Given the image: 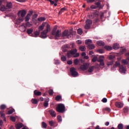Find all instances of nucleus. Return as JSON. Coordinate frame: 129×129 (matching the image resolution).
Instances as JSON below:
<instances>
[{
    "label": "nucleus",
    "instance_id": "a18cd8bd",
    "mask_svg": "<svg viewBox=\"0 0 129 129\" xmlns=\"http://www.w3.org/2000/svg\"><path fill=\"white\" fill-rule=\"evenodd\" d=\"M114 61L113 60L109 61L107 63L108 66H112L113 64Z\"/></svg>",
    "mask_w": 129,
    "mask_h": 129
},
{
    "label": "nucleus",
    "instance_id": "c85d7f7f",
    "mask_svg": "<svg viewBox=\"0 0 129 129\" xmlns=\"http://www.w3.org/2000/svg\"><path fill=\"white\" fill-rule=\"evenodd\" d=\"M113 47L114 49L117 50L119 48V45L118 44L115 43L114 44Z\"/></svg>",
    "mask_w": 129,
    "mask_h": 129
},
{
    "label": "nucleus",
    "instance_id": "09e8293b",
    "mask_svg": "<svg viewBox=\"0 0 129 129\" xmlns=\"http://www.w3.org/2000/svg\"><path fill=\"white\" fill-rule=\"evenodd\" d=\"M94 67L93 66H92L89 69H88V72H92L94 70Z\"/></svg>",
    "mask_w": 129,
    "mask_h": 129
},
{
    "label": "nucleus",
    "instance_id": "4be33fe9",
    "mask_svg": "<svg viewBox=\"0 0 129 129\" xmlns=\"http://www.w3.org/2000/svg\"><path fill=\"white\" fill-rule=\"evenodd\" d=\"M40 32L39 31H36L35 32H34L33 35H32V36L34 37H37L40 35Z\"/></svg>",
    "mask_w": 129,
    "mask_h": 129
},
{
    "label": "nucleus",
    "instance_id": "338daca9",
    "mask_svg": "<svg viewBox=\"0 0 129 129\" xmlns=\"http://www.w3.org/2000/svg\"><path fill=\"white\" fill-rule=\"evenodd\" d=\"M126 49H122L121 50V52L122 53H124L125 52H126Z\"/></svg>",
    "mask_w": 129,
    "mask_h": 129
},
{
    "label": "nucleus",
    "instance_id": "473e14b6",
    "mask_svg": "<svg viewBox=\"0 0 129 129\" xmlns=\"http://www.w3.org/2000/svg\"><path fill=\"white\" fill-rule=\"evenodd\" d=\"M69 48V46H68V45H64V46H63L62 48L63 49V50L64 52H66V51L67 50V49H68Z\"/></svg>",
    "mask_w": 129,
    "mask_h": 129
},
{
    "label": "nucleus",
    "instance_id": "72a5a7b5",
    "mask_svg": "<svg viewBox=\"0 0 129 129\" xmlns=\"http://www.w3.org/2000/svg\"><path fill=\"white\" fill-rule=\"evenodd\" d=\"M57 119L59 122H62V116L61 115H58L57 116Z\"/></svg>",
    "mask_w": 129,
    "mask_h": 129
},
{
    "label": "nucleus",
    "instance_id": "bb28decb",
    "mask_svg": "<svg viewBox=\"0 0 129 129\" xmlns=\"http://www.w3.org/2000/svg\"><path fill=\"white\" fill-rule=\"evenodd\" d=\"M62 99V97L60 95H57L55 98V100L56 101H59L61 99Z\"/></svg>",
    "mask_w": 129,
    "mask_h": 129
},
{
    "label": "nucleus",
    "instance_id": "13d9d810",
    "mask_svg": "<svg viewBox=\"0 0 129 129\" xmlns=\"http://www.w3.org/2000/svg\"><path fill=\"white\" fill-rule=\"evenodd\" d=\"M54 64H60V60H54Z\"/></svg>",
    "mask_w": 129,
    "mask_h": 129
},
{
    "label": "nucleus",
    "instance_id": "de8ad7c7",
    "mask_svg": "<svg viewBox=\"0 0 129 129\" xmlns=\"http://www.w3.org/2000/svg\"><path fill=\"white\" fill-rule=\"evenodd\" d=\"M66 10V8H62L60 9V11H59V13H60L64 12Z\"/></svg>",
    "mask_w": 129,
    "mask_h": 129
},
{
    "label": "nucleus",
    "instance_id": "9b49d317",
    "mask_svg": "<svg viewBox=\"0 0 129 129\" xmlns=\"http://www.w3.org/2000/svg\"><path fill=\"white\" fill-rule=\"evenodd\" d=\"M73 36L72 33L69 32L68 30H65L62 33V36H67L69 38L72 37Z\"/></svg>",
    "mask_w": 129,
    "mask_h": 129
},
{
    "label": "nucleus",
    "instance_id": "4c0bfd02",
    "mask_svg": "<svg viewBox=\"0 0 129 129\" xmlns=\"http://www.w3.org/2000/svg\"><path fill=\"white\" fill-rule=\"evenodd\" d=\"M7 107V106L5 104H2L0 106V109L1 110H5Z\"/></svg>",
    "mask_w": 129,
    "mask_h": 129
},
{
    "label": "nucleus",
    "instance_id": "774afa93",
    "mask_svg": "<svg viewBox=\"0 0 129 129\" xmlns=\"http://www.w3.org/2000/svg\"><path fill=\"white\" fill-rule=\"evenodd\" d=\"M77 43L78 44H81L82 43V41L81 40H78L77 41Z\"/></svg>",
    "mask_w": 129,
    "mask_h": 129
},
{
    "label": "nucleus",
    "instance_id": "a211bd4d",
    "mask_svg": "<svg viewBox=\"0 0 129 129\" xmlns=\"http://www.w3.org/2000/svg\"><path fill=\"white\" fill-rule=\"evenodd\" d=\"M0 114L1 117L4 118V121L6 122L7 121V119L5 117V114L4 113V110H1L0 111Z\"/></svg>",
    "mask_w": 129,
    "mask_h": 129
},
{
    "label": "nucleus",
    "instance_id": "79ce46f5",
    "mask_svg": "<svg viewBox=\"0 0 129 129\" xmlns=\"http://www.w3.org/2000/svg\"><path fill=\"white\" fill-rule=\"evenodd\" d=\"M95 5H96L97 8H98L100 9L101 8V6L100 2L96 3Z\"/></svg>",
    "mask_w": 129,
    "mask_h": 129
},
{
    "label": "nucleus",
    "instance_id": "b1692460",
    "mask_svg": "<svg viewBox=\"0 0 129 129\" xmlns=\"http://www.w3.org/2000/svg\"><path fill=\"white\" fill-rule=\"evenodd\" d=\"M129 111V108L128 106H125L124 107V108H123V112L124 113H126Z\"/></svg>",
    "mask_w": 129,
    "mask_h": 129
},
{
    "label": "nucleus",
    "instance_id": "864d4df0",
    "mask_svg": "<svg viewBox=\"0 0 129 129\" xmlns=\"http://www.w3.org/2000/svg\"><path fill=\"white\" fill-rule=\"evenodd\" d=\"M10 120H11V121H12L13 122H15L16 118L14 116H11V117H10Z\"/></svg>",
    "mask_w": 129,
    "mask_h": 129
},
{
    "label": "nucleus",
    "instance_id": "1a4fd4ad",
    "mask_svg": "<svg viewBox=\"0 0 129 129\" xmlns=\"http://www.w3.org/2000/svg\"><path fill=\"white\" fill-rule=\"evenodd\" d=\"M32 26V23L31 22H29V21H27L25 23V26L24 24H22L21 27L24 26V28H25V30L23 31V32H25L26 31V27H31Z\"/></svg>",
    "mask_w": 129,
    "mask_h": 129
},
{
    "label": "nucleus",
    "instance_id": "9d476101",
    "mask_svg": "<svg viewBox=\"0 0 129 129\" xmlns=\"http://www.w3.org/2000/svg\"><path fill=\"white\" fill-rule=\"evenodd\" d=\"M119 72L121 73L125 74L126 72V68L125 66L121 65L119 66Z\"/></svg>",
    "mask_w": 129,
    "mask_h": 129
},
{
    "label": "nucleus",
    "instance_id": "393cba45",
    "mask_svg": "<svg viewBox=\"0 0 129 129\" xmlns=\"http://www.w3.org/2000/svg\"><path fill=\"white\" fill-rule=\"evenodd\" d=\"M31 102L33 104H37L38 103V101L36 99H31Z\"/></svg>",
    "mask_w": 129,
    "mask_h": 129
},
{
    "label": "nucleus",
    "instance_id": "8fccbe9b",
    "mask_svg": "<svg viewBox=\"0 0 129 129\" xmlns=\"http://www.w3.org/2000/svg\"><path fill=\"white\" fill-rule=\"evenodd\" d=\"M61 60L63 61H66V60H67V59L66 58V56L63 55L62 56H61Z\"/></svg>",
    "mask_w": 129,
    "mask_h": 129
},
{
    "label": "nucleus",
    "instance_id": "f03ea898",
    "mask_svg": "<svg viewBox=\"0 0 129 129\" xmlns=\"http://www.w3.org/2000/svg\"><path fill=\"white\" fill-rule=\"evenodd\" d=\"M76 52H77V49H72L68 52L67 56L69 58H70L72 55H74V57H77L79 56L80 54L79 53H76Z\"/></svg>",
    "mask_w": 129,
    "mask_h": 129
},
{
    "label": "nucleus",
    "instance_id": "58836bf2",
    "mask_svg": "<svg viewBox=\"0 0 129 129\" xmlns=\"http://www.w3.org/2000/svg\"><path fill=\"white\" fill-rule=\"evenodd\" d=\"M117 127L118 129H123V124L122 123H120L118 125Z\"/></svg>",
    "mask_w": 129,
    "mask_h": 129
},
{
    "label": "nucleus",
    "instance_id": "dca6fc26",
    "mask_svg": "<svg viewBox=\"0 0 129 129\" xmlns=\"http://www.w3.org/2000/svg\"><path fill=\"white\" fill-rule=\"evenodd\" d=\"M104 57L102 56H101L99 57L98 61L100 62V65L101 66H103L104 65Z\"/></svg>",
    "mask_w": 129,
    "mask_h": 129
},
{
    "label": "nucleus",
    "instance_id": "052dcab7",
    "mask_svg": "<svg viewBox=\"0 0 129 129\" xmlns=\"http://www.w3.org/2000/svg\"><path fill=\"white\" fill-rule=\"evenodd\" d=\"M72 63H73V62L72 61V60H68L67 61L68 64L71 65V64H72Z\"/></svg>",
    "mask_w": 129,
    "mask_h": 129
},
{
    "label": "nucleus",
    "instance_id": "603ef678",
    "mask_svg": "<svg viewBox=\"0 0 129 129\" xmlns=\"http://www.w3.org/2000/svg\"><path fill=\"white\" fill-rule=\"evenodd\" d=\"M80 49L82 51H84L86 50L85 46H80Z\"/></svg>",
    "mask_w": 129,
    "mask_h": 129
},
{
    "label": "nucleus",
    "instance_id": "a878e982",
    "mask_svg": "<svg viewBox=\"0 0 129 129\" xmlns=\"http://www.w3.org/2000/svg\"><path fill=\"white\" fill-rule=\"evenodd\" d=\"M15 111V109L14 108H12L11 109H10L8 112H7V114L10 115L13 114Z\"/></svg>",
    "mask_w": 129,
    "mask_h": 129
},
{
    "label": "nucleus",
    "instance_id": "423d86ee",
    "mask_svg": "<svg viewBox=\"0 0 129 129\" xmlns=\"http://www.w3.org/2000/svg\"><path fill=\"white\" fill-rule=\"evenodd\" d=\"M70 71L72 73V75L73 77H77V76L78 75V73L76 71V69H75L74 68H71L70 69Z\"/></svg>",
    "mask_w": 129,
    "mask_h": 129
},
{
    "label": "nucleus",
    "instance_id": "4d7b16f0",
    "mask_svg": "<svg viewBox=\"0 0 129 129\" xmlns=\"http://www.w3.org/2000/svg\"><path fill=\"white\" fill-rule=\"evenodd\" d=\"M115 57V56L114 55H111L109 56V58L110 60H112L113 59H114Z\"/></svg>",
    "mask_w": 129,
    "mask_h": 129
},
{
    "label": "nucleus",
    "instance_id": "a19ab883",
    "mask_svg": "<svg viewBox=\"0 0 129 129\" xmlns=\"http://www.w3.org/2000/svg\"><path fill=\"white\" fill-rule=\"evenodd\" d=\"M121 65H120V63L119 62H118V61H116L115 62V65L113 66V68H115V67H120Z\"/></svg>",
    "mask_w": 129,
    "mask_h": 129
},
{
    "label": "nucleus",
    "instance_id": "2eb2a0df",
    "mask_svg": "<svg viewBox=\"0 0 129 129\" xmlns=\"http://www.w3.org/2000/svg\"><path fill=\"white\" fill-rule=\"evenodd\" d=\"M48 112L49 113V114H50V115L53 117H56V114L55 111L53 110V109H50L48 111Z\"/></svg>",
    "mask_w": 129,
    "mask_h": 129
},
{
    "label": "nucleus",
    "instance_id": "f257e3e1",
    "mask_svg": "<svg viewBox=\"0 0 129 129\" xmlns=\"http://www.w3.org/2000/svg\"><path fill=\"white\" fill-rule=\"evenodd\" d=\"M57 27H54L53 30H52V32H51V34L53 36H54L55 37V39L57 40L58 39V38L60 37L61 36L62 33L61 31L58 30L57 31Z\"/></svg>",
    "mask_w": 129,
    "mask_h": 129
},
{
    "label": "nucleus",
    "instance_id": "7ed1b4c3",
    "mask_svg": "<svg viewBox=\"0 0 129 129\" xmlns=\"http://www.w3.org/2000/svg\"><path fill=\"white\" fill-rule=\"evenodd\" d=\"M56 110L57 112L63 113L66 111V106L63 104H58L56 107Z\"/></svg>",
    "mask_w": 129,
    "mask_h": 129
},
{
    "label": "nucleus",
    "instance_id": "7c9ffc66",
    "mask_svg": "<svg viewBox=\"0 0 129 129\" xmlns=\"http://www.w3.org/2000/svg\"><path fill=\"white\" fill-rule=\"evenodd\" d=\"M92 43V41L90 39L86 40L85 41V43L87 45H90V44H91Z\"/></svg>",
    "mask_w": 129,
    "mask_h": 129
},
{
    "label": "nucleus",
    "instance_id": "f3484780",
    "mask_svg": "<svg viewBox=\"0 0 129 129\" xmlns=\"http://www.w3.org/2000/svg\"><path fill=\"white\" fill-rule=\"evenodd\" d=\"M23 126L24 124L22 122H19L15 124V127H16V129H21Z\"/></svg>",
    "mask_w": 129,
    "mask_h": 129
},
{
    "label": "nucleus",
    "instance_id": "c756f323",
    "mask_svg": "<svg viewBox=\"0 0 129 129\" xmlns=\"http://www.w3.org/2000/svg\"><path fill=\"white\" fill-rule=\"evenodd\" d=\"M46 20L45 17H41L38 18V21L39 22H42Z\"/></svg>",
    "mask_w": 129,
    "mask_h": 129
},
{
    "label": "nucleus",
    "instance_id": "c03bdc74",
    "mask_svg": "<svg viewBox=\"0 0 129 129\" xmlns=\"http://www.w3.org/2000/svg\"><path fill=\"white\" fill-rule=\"evenodd\" d=\"M44 107H47L49 105V103L47 101H45L43 104Z\"/></svg>",
    "mask_w": 129,
    "mask_h": 129
},
{
    "label": "nucleus",
    "instance_id": "6e6552de",
    "mask_svg": "<svg viewBox=\"0 0 129 129\" xmlns=\"http://www.w3.org/2000/svg\"><path fill=\"white\" fill-rule=\"evenodd\" d=\"M27 12L25 10H22L18 11V13H17V15L18 17H24L26 15Z\"/></svg>",
    "mask_w": 129,
    "mask_h": 129
},
{
    "label": "nucleus",
    "instance_id": "0e129e2a",
    "mask_svg": "<svg viewBox=\"0 0 129 129\" xmlns=\"http://www.w3.org/2000/svg\"><path fill=\"white\" fill-rule=\"evenodd\" d=\"M91 9H97V7H96V6H95V5H92L91 6Z\"/></svg>",
    "mask_w": 129,
    "mask_h": 129
},
{
    "label": "nucleus",
    "instance_id": "3c124183",
    "mask_svg": "<svg viewBox=\"0 0 129 129\" xmlns=\"http://www.w3.org/2000/svg\"><path fill=\"white\" fill-rule=\"evenodd\" d=\"M97 59H98V57L97 56H94L92 58V62H96L97 61Z\"/></svg>",
    "mask_w": 129,
    "mask_h": 129
},
{
    "label": "nucleus",
    "instance_id": "2f4dec72",
    "mask_svg": "<svg viewBox=\"0 0 129 129\" xmlns=\"http://www.w3.org/2000/svg\"><path fill=\"white\" fill-rule=\"evenodd\" d=\"M33 32V30L32 29V28H30V29H28L27 30V33L28 35H30L31 34H32Z\"/></svg>",
    "mask_w": 129,
    "mask_h": 129
},
{
    "label": "nucleus",
    "instance_id": "ddd939ff",
    "mask_svg": "<svg viewBox=\"0 0 129 129\" xmlns=\"http://www.w3.org/2000/svg\"><path fill=\"white\" fill-rule=\"evenodd\" d=\"M34 93V97H35V96H40L42 95V92L40 91H39L37 90H35L33 92Z\"/></svg>",
    "mask_w": 129,
    "mask_h": 129
},
{
    "label": "nucleus",
    "instance_id": "69168bd1",
    "mask_svg": "<svg viewBox=\"0 0 129 129\" xmlns=\"http://www.w3.org/2000/svg\"><path fill=\"white\" fill-rule=\"evenodd\" d=\"M38 101H44V98L42 97H40L38 99Z\"/></svg>",
    "mask_w": 129,
    "mask_h": 129
},
{
    "label": "nucleus",
    "instance_id": "aec40b11",
    "mask_svg": "<svg viewBox=\"0 0 129 129\" xmlns=\"http://www.w3.org/2000/svg\"><path fill=\"white\" fill-rule=\"evenodd\" d=\"M44 27H45V25H44V23H42V24H41V25L39 26V27H38V31L40 32L41 31H42L44 29Z\"/></svg>",
    "mask_w": 129,
    "mask_h": 129
},
{
    "label": "nucleus",
    "instance_id": "f8f14e48",
    "mask_svg": "<svg viewBox=\"0 0 129 129\" xmlns=\"http://www.w3.org/2000/svg\"><path fill=\"white\" fill-rule=\"evenodd\" d=\"M116 107L118 108H122L123 107V103L121 102H116L115 104Z\"/></svg>",
    "mask_w": 129,
    "mask_h": 129
},
{
    "label": "nucleus",
    "instance_id": "f704fd0d",
    "mask_svg": "<svg viewBox=\"0 0 129 129\" xmlns=\"http://www.w3.org/2000/svg\"><path fill=\"white\" fill-rule=\"evenodd\" d=\"M104 48L107 50H111L112 49V47L110 46H105Z\"/></svg>",
    "mask_w": 129,
    "mask_h": 129
},
{
    "label": "nucleus",
    "instance_id": "6e6d98bb",
    "mask_svg": "<svg viewBox=\"0 0 129 129\" xmlns=\"http://www.w3.org/2000/svg\"><path fill=\"white\" fill-rule=\"evenodd\" d=\"M122 63H123L124 64H127L128 62L125 59L122 60Z\"/></svg>",
    "mask_w": 129,
    "mask_h": 129
},
{
    "label": "nucleus",
    "instance_id": "e2e57ef3",
    "mask_svg": "<svg viewBox=\"0 0 129 129\" xmlns=\"http://www.w3.org/2000/svg\"><path fill=\"white\" fill-rule=\"evenodd\" d=\"M105 110L106 111H108V112H110V111H111V109H110V108L109 107H106V108H105Z\"/></svg>",
    "mask_w": 129,
    "mask_h": 129
},
{
    "label": "nucleus",
    "instance_id": "680f3d73",
    "mask_svg": "<svg viewBox=\"0 0 129 129\" xmlns=\"http://www.w3.org/2000/svg\"><path fill=\"white\" fill-rule=\"evenodd\" d=\"M98 52L100 53H103L104 52V51L103 49H99L98 50Z\"/></svg>",
    "mask_w": 129,
    "mask_h": 129
},
{
    "label": "nucleus",
    "instance_id": "39448f33",
    "mask_svg": "<svg viewBox=\"0 0 129 129\" xmlns=\"http://www.w3.org/2000/svg\"><path fill=\"white\" fill-rule=\"evenodd\" d=\"M92 24V20H90V19H88L86 21V25H85V27H84L85 29H89Z\"/></svg>",
    "mask_w": 129,
    "mask_h": 129
},
{
    "label": "nucleus",
    "instance_id": "bf43d9fd",
    "mask_svg": "<svg viewBox=\"0 0 129 129\" xmlns=\"http://www.w3.org/2000/svg\"><path fill=\"white\" fill-rule=\"evenodd\" d=\"M102 102L103 103H106V102H107V98H103V99L102 100Z\"/></svg>",
    "mask_w": 129,
    "mask_h": 129
},
{
    "label": "nucleus",
    "instance_id": "49530a36",
    "mask_svg": "<svg viewBox=\"0 0 129 129\" xmlns=\"http://www.w3.org/2000/svg\"><path fill=\"white\" fill-rule=\"evenodd\" d=\"M18 21H20V22H22L24 21V17L19 16V18H18Z\"/></svg>",
    "mask_w": 129,
    "mask_h": 129
},
{
    "label": "nucleus",
    "instance_id": "5701e85b",
    "mask_svg": "<svg viewBox=\"0 0 129 129\" xmlns=\"http://www.w3.org/2000/svg\"><path fill=\"white\" fill-rule=\"evenodd\" d=\"M7 8L4 5H1L0 6V11L2 12L6 11Z\"/></svg>",
    "mask_w": 129,
    "mask_h": 129
},
{
    "label": "nucleus",
    "instance_id": "e433bc0d",
    "mask_svg": "<svg viewBox=\"0 0 129 129\" xmlns=\"http://www.w3.org/2000/svg\"><path fill=\"white\" fill-rule=\"evenodd\" d=\"M48 94L50 96H52L54 94V91L52 89H50L48 91Z\"/></svg>",
    "mask_w": 129,
    "mask_h": 129
},
{
    "label": "nucleus",
    "instance_id": "5fc2aeb1",
    "mask_svg": "<svg viewBox=\"0 0 129 129\" xmlns=\"http://www.w3.org/2000/svg\"><path fill=\"white\" fill-rule=\"evenodd\" d=\"M78 62H79V60L78 59H75L74 61V63L75 64V65H77L78 64Z\"/></svg>",
    "mask_w": 129,
    "mask_h": 129
},
{
    "label": "nucleus",
    "instance_id": "4468645a",
    "mask_svg": "<svg viewBox=\"0 0 129 129\" xmlns=\"http://www.w3.org/2000/svg\"><path fill=\"white\" fill-rule=\"evenodd\" d=\"M89 67V64L88 63L84 64L83 65H81L80 67V69L85 71L87 70Z\"/></svg>",
    "mask_w": 129,
    "mask_h": 129
},
{
    "label": "nucleus",
    "instance_id": "6ab92c4d",
    "mask_svg": "<svg viewBox=\"0 0 129 129\" xmlns=\"http://www.w3.org/2000/svg\"><path fill=\"white\" fill-rule=\"evenodd\" d=\"M48 123L49 125L51 126V127H55V124L56 122L53 121V120H49L48 121Z\"/></svg>",
    "mask_w": 129,
    "mask_h": 129
},
{
    "label": "nucleus",
    "instance_id": "412c9836",
    "mask_svg": "<svg viewBox=\"0 0 129 129\" xmlns=\"http://www.w3.org/2000/svg\"><path fill=\"white\" fill-rule=\"evenodd\" d=\"M13 7V4L12 3V2H8L7 4V7L9 9H11Z\"/></svg>",
    "mask_w": 129,
    "mask_h": 129
},
{
    "label": "nucleus",
    "instance_id": "c9c22d12",
    "mask_svg": "<svg viewBox=\"0 0 129 129\" xmlns=\"http://www.w3.org/2000/svg\"><path fill=\"white\" fill-rule=\"evenodd\" d=\"M88 48L90 49H93L95 48V46L93 44H89L88 45Z\"/></svg>",
    "mask_w": 129,
    "mask_h": 129
},
{
    "label": "nucleus",
    "instance_id": "ea45409f",
    "mask_svg": "<svg viewBox=\"0 0 129 129\" xmlns=\"http://www.w3.org/2000/svg\"><path fill=\"white\" fill-rule=\"evenodd\" d=\"M97 43L99 46H104V43L101 41H98Z\"/></svg>",
    "mask_w": 129,
    "mask_h": 129
},
{
    "label": "nucleus",
    "instance_id": "0eeeda50",
    "mask_svg": "<svg viewBox=\"0 0 129 129\" xmlns=\"http://www.w3.org/2000/svg\"><path fill=\"white\" fill-rule=\"evenodd\" d=\"M29 13H28L26 15V16L25 18V22H28L30 21L31 19V16L33 14V11H30L29 12Z\"/></svg>",
    "mask_w": 129,
    "mask_h": 129
},
{
    "label": "nucleus",
    "instance_id": "cd10ccee",
    "mask_svg": "<svg viewBox=\"0 0 129 129\" xmlns=\"http://www.w3.org/2000/svg\"><path fill=\"white\" fill-rule=\"evenodd\" d=\"M47 124L44 121L42 122V127L43 128L46 129L47 128Z\"/></svg>",
    "mask_w": 129,
    "mask_h": 129
},
{
    "label": "nucleus",
    "instance_id": "20e7f679",
    "mask_svg": "<svg viewBox=\"0 0 129 129\" xmlns=\"http://www.w3.org/2000/svg\"><path fill=\"white\" fill-rule=\"evenodd\" d=\"M50 30V25L49 24H47L46 26V30L43 31L41 33V35H40V37L44 39L47 37V34L48 33V31Z\"/></svg>",
    "mask_w": 129,
    "mask_h": 129
},
{
    "label": "nucleus",
    "instance_id": "37998d69",
    "mask_svg": "<svg viewBox=\"0 0 129 129\" xmlns=\"http://www.w3.org/2000/svg\"><path fill=\"white\" fill-rule=\"evenodd\" d=\"M77 32L79 35H82L83 33V31L81 28H79V29L78 30Z\"/></svg>",
    "mask_w": 129,
    "mask_h": 129
}]
</instances>
